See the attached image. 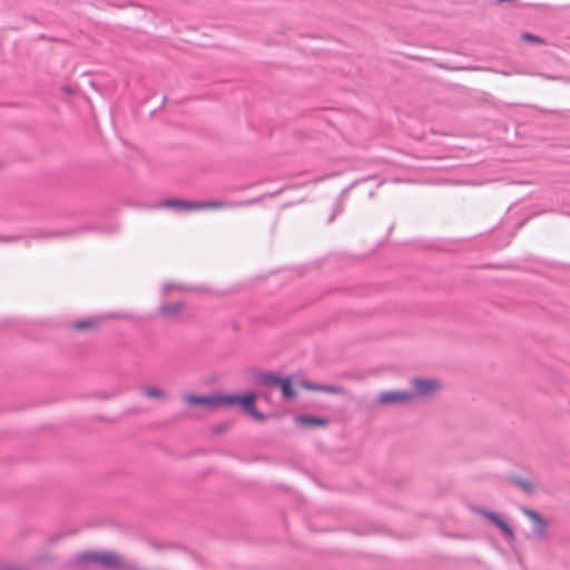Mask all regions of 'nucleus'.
<instances>
[{
    "label": "nucleus",
    "instance_id": "obj_1",
    "mask_svg": "<svg viewBox=\"0 0 570 570\" xmlns=\"http://www.w3.org/2000/svg\"><path fill=\"white\" fill-rule=\"evenodd\" d=\"M81 564H98L106 570H127L126 561L112 552H83L78 556Z\"/></svg>",
    "mask_w": 570,
    "mask_h": 570
},
{
    "label": "nucleus",
    "instance_id": "obj_2",
    "mask_svg": "<svg viewBox=\"0 0 570 570\" xmlns=\"http://www.w3.org/2000/svg\"><path fill=\"white\" fill-rule=\"evenodd\" d=\"M224 407L238 405L257 421H264L265 416L255 407L256 396L253 393L244 395L224 394Z\"/></svg>",
    "mask_w": 570,
    "mask_h": 570
},
{
    "label": "nucleus",
    "instance_id": "obj_3",
    "mask_svg": "<svg viewBox=\"0 0 570 570\" xmlns=\"http://www.w3.org/2000/svg\"><path fill=\"white\" fill-rule=\"evenodd\" d=\"M183 400L189 405L203 406L208 410L224 407V393H213L208 395L185 394Z\"/></svg>",
    "mask_w": 570,
    "mask_h": 570
},
{
    "label": "nucleus",
    "instance_id": "obj_4",
    "mask_svg": "<svg viewBox=\"0 0 570 570\" xmlns=\"http://www.w3.org/2000/svg\"><path fill=\"white\" fill-rule=\"evenodd\" d=\"M413 399V395L403 391L383 392L379 395L377 401L381 405H393L407 403Z\"/></svg>",
    "mask_w": 570,
    "mask_h": 570
},
{
    "label": "nucleus",
    "instance_id": "obj_5",
    "mask_svg": "<svg viewBox=\"0 0 570 570\" xmlns=\"http://www.w3.org/2000/svg\"><path fill=\"white\" fill-rule=\"evenodd\" d=\"M413 387L416 390L419 395L426 396L436 392L440 387L439 383L433 380H420L415 379L412 381Z\"/></svg>",
    "mask_w": 570,
    "mask_h": 570
},
{
    "label": "nucleus",
    "instance_id": "obj_6",
    "mask_svg": "<svg viewBox=\"0 0 570 570\" xmlns=\"http://www.w3.org/2000/svg\"><path fill=\"white\" fill-rule=\"evenodd\" d=\"M195 205H196V202H187V200L175 199V198L166 199L161 203L163 207L174 208V209H179V210H187V212L195 210Z\"/></svg>",
    "mask_w": 570,
    "mask_h": 570
},
{
    "label": "nucleus",
    "instance_id": "obj_7",
    "mask_svg": "<svg viewBox=\"0 0 570 570\" xmlns=\"http://www.w3.org/2000/svg\"><path fill=\"white\" fill-rule=\"evenodd\" d=\"M296 423L302 426L313 428V426H326L327 421L321 417L301 415L296 417Z\"/></svg>",
    "mask_w": 570,
    "mask_h": 570
},
{
    "label": "nucleus",
    "instance_id": "obj_8",
    "mask_svg": "<svg viewBox=\"0 0 570 570\" xmlns=\"http://www.w3.org/2000/svg\"><path fill=\"white\" fill-rule=\"evenodd\" d=\"M144 394L149 399L159 401L165 400L167 397L166 390L155 385L146 386L144 389Z\"/></svg>",
    "mask_w": 570,
    "mask_h": 570
},
{
    "label": "nucleus",
    "instance_id": "obj_9",
    "mask_svg": "<svg viewBox=\"0 0 570 570\" xmlns=\"http://www.w3.org/2000/svg\"><path fill=\"white\" fill-rule=\"evenodd\" d=\"M226 207V204L223 203V202H218V200H215V202H203V203H198L196 202V205H195V210H203V209H223Z\"/></svg>",
    "mask_w": 570,
    "mask_h": 570
},
{
    "label": "nucleus",
    "instance_id": "obj_10",
    "mask_svg": "<svg viewBox=\"0 0 570 570\" xmlns=\"http://www.w3.org/2000/svg\"><path fill=\"white\" fill-rule=\"evenodd\" d=\"M279 383V389L282 390L283 396L285 399H292L295 396V392L292 386V381L289 379H283Z\"/></svg>",
    "mask_w": 570,
    "mask_h": 570
},
{
    "label": "nucleus",
    "instance_id": "obj_11",
    "mask_svg": "<svg viewBox=\"0 0 570 570\" xmlns=\"http://www.w3.org/2000/svg\"><path fill=\"white\" fill-rule=\"evenodd\" d=\"M306 387H308L311 390L320 391V392L330 393V394H343L344 393L343 387L336 386V385H322V386L306 385Z\"/></svg>",
    "mask_w": 570,
    "mask_h": 570
},
{
    "label": "nucleus",
    "instance_id": "obj_12",
    "mask_svg": "<svg viewBox=\"0 0 570 570\" xmlns=\"http://www.w3.org/2000/svg\"><path fill=\"white\" fill-rule=\"evenodd\" d=\"M183 306L179 303L168 304L160 307V313L165 316H174L181 312Z\"/></svg>",
    "mask_w": 570,
    "mask_h": 570
},
{
    "label": "nucleus",
    "instance_id": "obj_13",
    "mask_svg": "<svg viewBox=\"0 0 570 570\" xmlns=\"http://www.w3.org/2000/svg\"><path fill=\"white\" fill-rule=\"evenodd\" d=\"M98 326V323L91 320L82 321V322H76L72 327L77 331H90L95 330Z\"/></svg>",
    "mask_w": 570,
    "mask_h": 570
},
{
    "label": "nucleus",
    "instance_id": "obj_14",
    "mask_svg": "<svg viewBox=\"0 0 570 570\" xmlns=\"http://www.w3.org/2000/svg\"><path fill=\"white\" fill-rule=\"evenodd\" d=\"M491 520L508 535L512 537L511 528L497 515H491Z\"/></svg>",
    "mask_w": 570,
    "mask_h": 570
},
{
    "label": "nucleus",
    "instance_id": "obj_15",
    "mask_svg": "<svg viewBox=\"0 0 570 570\" xmlns=\"http://www.w3.org/2000/svg\"><path fill=\"white\" fill-rule=\"evenodd\" d=\"M521 38H522V40H524L527 42L537 43V45H546V41L542 38L534 36L532 33L524 32V33H522Z\"/></svg>",
    "mask_w": 570,
    "mask_h": 570
},
{
    "label": "nucleus",
    "instance_id": "obj_16",
    "mask_svg": "<svg viewBox=\"0 0 570 570\" xmlns=\"http://www.w3.org/2000/svg\"><path fill=\"white\" fill-rule=\"evenodd\" d=\"M264 381H265L266 384H269L272 386L278 387L279 386L278 382H282L283 379H279V377L274 376V375H267V376H265Z\"/></svg>",
    "mask_w": 570,
    "mask_h": 570
},
{
    "label": "nucleus",
    "instance_id": "obj_17",
    "mask_svg": "<svg viewBox=\"0 0 570 570\" xmlns=\"http://www.w3.org/2000/svg\"><path fill=\"white\" fill-rule=\"evenodd\" d=\"M524 513L534 522L540 523L542 527H544L543 520L540 518V515L531 510H524Z\"/></svg>",
    "mask_w": 570,
    "mask_h": 570
},
{
    "label": "nucleus",
    "instance_id": "obj_18",
    "mask_svg": "<svg viewBox=\"0 0 570 570\" xmlns=\"http://www.w3.org/2000/svg\"><path fill=\"white\" fill-rule=\"evenodd\" d=\"M519 485L529 492L533 490V485L530 481H520Z\"/></svg>",
    "mask_w": 570,
    "mask_h": 570
}]
</instances>
